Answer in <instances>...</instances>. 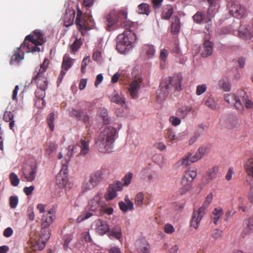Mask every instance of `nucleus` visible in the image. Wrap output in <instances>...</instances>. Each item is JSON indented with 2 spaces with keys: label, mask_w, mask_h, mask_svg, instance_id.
Masks as SVG:
<instances>
[{
  "label": "nucleus",
  "mask_w": 253,
  "mask_h": 253,
  "mask_svg": "<svg viewBox=\"0 0 253 253\" xmlns=\"http://www.w3.org/2000/svg\"><path fill=\"white\" fill-rule=\"evenodd\" d=\"M118 137L117 129L107 126L98 135L95 141V147L99 152L110 153L114 148V143Z\"/></svg>",
  "instance_id": "f257e3e1"
},
{
  "label": "nucleus",
  "mask_w": 253,
  "mask_h": 253,
  "mask_svg": "<svg viewBox=\"0 0 253 253\" xmlns=\"http://www.w3.org/2000/svg\"><path fill=\"white\" fill-rule=\"evenodd\" d=\"M182 77L177 75L173 77H167L160 84L157 91V97L159 102H162L167 97L171 88L176 90L181 89Z\"/></svg>",
  "instance_id": "f03ea898"
},
{
  "label": "nucleus",
  "mask_w": 253,
  "mask_h": 253,
  "mask_svg": "<svg viewBox=\"0 0 253 253\" xmlns=\"http://www.w3.org/2000/svg\"><path fill=\"white\" fill-rule=\"evenodd\" d=\"M136 40L135 33L131 30L126 29L117 37V50L121 54H127L132 49Z\"/></svg>",
  "instance_id": "7ed1b4c3"
},
{
  "label": "nucleus",
  "mask_w": 253,
  "mask_h": 253,
  "mask_svg": "<svg viewBox=\"0 0 253 253\" xmlns=\"http://www.w3.org/2000/svg\"><path fill=\"white\" fill-rule=\"evenodd\" d=\"M48 64L47 58H45L41 64L38 72L34 78V81L37 84L38 89L35 91V94L39 99L42 100L44 97L45 90L47 87V80L45 76V72Z\"/></svg>",
  "instance_id": "20e7f679"
},
{
  "label": "nucleus",
  "mask_w": 253,
  "mask_h": 253,
  "mask_svg": "<svg viewBox=\"0 0 253 253\" xmlns=\"http://www.w3.org/2000/svg\"><path fill=\"white\" fill-rule=\"evenodd\" d=\"M45 42L43 34L38 30L33 32V35H29L26 37L24 41L21 44V47L25 49L26 53L40 51L39 45H42Z\"/></svg>",
  "instance_id": "39448f33"
},
{
  "label": "nucleus",
  "mask_w": 253,
  "mask_h": 253,
  "mask_svg": "<svg viewBox=\"0 0 253 253\" xmlns=\"http://www.w3.org/2000/svg\"><path fill=\"white\" fill-rule=\"evenodd\" d=\"M88 209L91 211L98 212L100 216L106 213L111 215L113 213L112 208H108L107 204L103 199L102 194L98 192L96 194L88 201Z\"/></svg>",
  "instance_id": "423d86ee"
},
{
  "label": "nucleus",
  "mask_w": 253,
  "mask_h": 253,
  "mask_svg": "<svg viewBox=\"0 0 253 253\" xmlns=\"http://www.w3.org/2000/svg\"><path fill=\"white\" fill-rule=\"evenodd\" d=\"M213 195L210 193L206 197V199L201 207L197 211H193L192 219L191 220V226L197 229L199 226L201 221L205 214L206 209L209 206L212 200Z\"/></svg>",
  "instance_id": "0eeeda50"
},
{
  "label": "nucleus",
  "mask_w": 253,
  "mask_h": 253,
  "mask_svg": "<svg viewBox=\"0 0 253 253\" xmlns=\"http://www.w3.org/2000/svg\"><path fill=\"white\" fill-rule=\"evenodd\" d=\"M228 6L230 14L236 18L240 19L247 15V8L236 0L229 2Z\"/></svg>",
  "instance_id": "6e6552de"
},
{
  "label": "nucleus",
  "mask_w": 253,
  "mask_h": 253,
  "mask_svg": "<svg viewBox=\"0 0 253 253\" xmlns=\"http://www.w3.org/2000/svg\"><path fill=\"white\" fill-rule=\"evenodd\" d=\"M126 13L122 11L113 10L109 12L105 16L107 30H110L111 28L115 25L122 18H126Z\"/></svg>",
  "instance_id": "1a4fd4ad"
},
{
  "label": "nucleus",
  "mask_w": 253,
  "mask_h": 253,
  "mask_svg": "<svg viewBox=\"0 0 253 253\" xmlns=\"http://www.w3.org/2000/svg\"><path fill=\"white\" fill-rule=\"evenodd\" d=\"M224 100L230 105H233L235 106V108L239 112L243 113L244 111V106L241 101L240 96L236 94L230 93H226L224 95Z\"/></svg>",
  "instance_id": "9d476101"
},
{
  "label": "nucleus",
  "mask_w": 253,
  "mask_h": 253,
  "mask_svg": "<svg viewBox=\"0 0 253 253\" xmlns=\"http://www.w3.org/2000/svg\"><path fill=\"white\" fill-rule=\"evenodd\" d=\"M143 79L141 77L134 79L130 83L128 87L129 93L133 99H136L139 96V91L142 86Z\"/></svg>",
  "instance_id": "9b49d317"
},
{
  "label": "nucleus",
  "mask_w": 253,
  "mask_h": 253,
  "mask_svg": "<svg viewBox=\"0 0 253 253\" xmlns=\"http://www.w3.org/2000/svg\"><path fill=\"white\" fill-rule=\"evenodd\" d=\"M236 32V33H234L235 35L246 41H249L253 38V32L250 26L247 24L241 25L238 31Z\"/></svg>",
  "instance_id": "f8f14e48"
},
{
  "label": "nucleus",
  "mask_w": 253,
  "mask_h": 253,
  "mask_svg": "<svg viewBox=\"0 0 253 253\" xmlns=\"http://www.w3.org/2000/svg\"><path fill=\"white\" fill-rule=\"evenodd\" d=\"M56 209L53 207L48 212L43 214L42 217V225L43 227H48L52 224L56 218Z\"/></svg>",
  "instance_id": "ddd939ff"
},
{
  "label": "nucleus",
  "mask_w": 253,
  "mask_h": 253,
  "mask_svg": "<svg viewBox=\"0 0 253 253\" xmlns=\"http://www.w3.org/2000/svg\"><path fill=\"white\" fill-rule=\"evenodd\" d=\"M37 169L36 166H30L23 169L22 180L28 182L33 181L37 175Z\"/></svg>",
  "instance_id": "4468645a"
},
{
  "label": "nucleus",
  "mask_w": 253,
  "mask_h": 253,
  "mask_svg": "<svg viewBox=\"0 0 253 253\" xmlns=\"http://www.w3.org/2000/svg\"><path fill=\"white\" fill-rule=\"evenodd\" d=\"M67 174V167L64 165L56 176V182L60 187L67 186L68 183Z\"/></svg>",
  "instance_id": "2eb2a0df"
},
{
  "label": "nucleus",
  "mask_w": 253,
  "mask_h": 253,
  "mask_svg": "<svg viewBox=\"0 0 253 253\" xmlns=\"http://www.w3.org/2000/svg\"><path fill=\"white\" fill-rule=\"evenodd\" d=\"M76 23L78 26V29L82 35L84 36L89 28L88 27L87 22L85 18L82 15L80 10L77 12Z\"/></svg>",
  "instance_id": "dca6fc26"
},
{
  "label": "nucleus",
  "mask_w": 253,
  "mask_h": 253,
  "mask_svg": "<svg viewBox=\"0 0 253 253\" xmlns=\"http://www.w3.org/2000/svg\"><path fill=\"white\" fill-rule=\"evenodd\" d=\"M105 172V169L101 168L92 172L89 178L97 186L104 179Z\"/></svg>",
  "instance_id": "f3484780"
},
{
  "label": "nucleus",
  "mask_w": 253,
  "mask_h": 253,
  "mask_svg": "<svg viewBox=\"0 0 253 253\" xmlns=\"http://www.w3.org/2000/svg\"><path fill=\"white\" fill-rule=\"evenodd\" d=\"M73 64V59L70 57L68 55L65 54L63 58L62 64V69L60 74L58 77V81L61 82L64 76L66 74L65 71H68L72 66Z\"/></svg>",
  "instance_id": "a211bd4d"
},
{
  "label": "nucleus",
  "mask_w": 253,
  "mask_h": 253,
  "mask_svg": "<svg viewBox=\"0 0 253 253\" xmlns=\"http://www.w3.org/2000/svg\"><path fill=\"white\" fill-rule=\"evenodd\" d=\"M197 175V169L196 168L189 169L186 172L182 178L181 184L184 186L191 185Z\"/></svg>",
  "instance_id": "6ab92c4d"
},
{
  "label": "nucleus",
  "mask_w": 253,
  "mask_h": 253,
  "mask_svg": "<svg viewBox=\"0 0 253 253\" xmlns=\"http://www.w3.org/2000/svg\"><path fill=\"white\" fill-rule=\"evenodd\" d=\"M93 226L96 232L101 235H103L110 231V227L107 222L100 219L95 220Z\"/></svg>",
  "instance_id": "aec40b11"
},
{
  "label": "nucleus",
  "mask_w": 253,
  "mask_h": 253,
  "mask_svg": "<svg viewBox=\"0 0 253 253\" xmlns=\"http://www.w3.org/2000/svg\"><path fill=\"white\" fill-rule=\"evenodd\" d=\"M136 250L139 253H150V246L144 239L137 240L135 244Z\"/></svg>",
  "instance_id": "412c9836"
},
{
  "label": "nucleus",
  "mask_w": 253,
  "mask_h": 253,
  "mask_svg": "<svg viewBox=\"0 0 253 253\" xmlns=\"http://www.w3.org/2000/svg\"><path fill=\"white\" fill-rule=\"evenodd\" d=\"M41 234L42 235L38 243V249L39 250H42L44 248L46 241L50 238V232L48 227H42Z\"/></svg>",
  "instance_id": "4be33fe9"
},
{
  "label": "nucleus",
  "mask_w": 253,
  "mask_h": 253,
  "mask_svg": "<svg viewBox=\"0 0 253 253\" xmlns=\"http://www.w3.org/2000/svg\"><path fill=\"white\" fill-rule=\"evenodd\" d=\"M156 52L154 46L152 45L146 44L142 47V54L146 59L152 58Z\"/></svg>",
  "instance_id": "5701e85b"
},
{
  "label": "nucleus",
  "mask_w": 253,
  "mask_h": 253,
  "mask_svg": "<svg viewBox=\"0 0 253 253\" xmlns=\"http://www.w3.org/2000/svg\"><path fill=\"white\" fill-rule=\"evenodd\" d=\"M75 15L74 10H69L66 11L63 16L64 23L66 27H69L73 24Z\"/></svg>",
  "instance_id": "b1692460"
},
{
  "label": "nucleus",
  "mask_w": 253,
  "mask_h": 253,
  "mask_svg": "<svg viewBox=\"0 0 253 253\" xmlns=\"http://www.w3.org/2000/svg\"><path fill=\"white\" fill-rule=\"evenodd\" d=\"M219 168L217 166H214L211 169L207 171L206 174L204 176V179L209 183L216 178Z\"/></svg>",
  "instance_id": "393cba45"
},
{
  "label": "nucleus",
  "mask_w": 253,
  "mask_h": 253,
  "mask_svg": "<svg viewBox=\"0 0 253 253\" xmlns=\"http://www.w3.org/2000/svg\"><path fill=\"white\" fill-rule=\"evenodd\" d=\"M25 52H26L25 49L22 48L21 45L20 47L15 51V53L12 56L10 63H19L21 60L24 59Z\"/></svg>",
  "instance_id": "a878e982"
},
{
  "label": "nucleus",
  "mask_w": 253,
  "mask_h": 253,
  "mask_svg": "<svg viewBox=\"0 0 253 253\" xmlns=\"http://www.w3.org/2000/svg\"><path fill=\"white\" fill-rule=\"evenodd\" d=\"M244 228L243 233L245 235L253 232V215L244 221Z\"/></svg>",
  "instance_id": "bb28decb"
},
{
  "label": "nucleus",
  "mask_w": 253,
  "mask_h": 253,
  "mask_svg": "<svg viewBox=\"0 0 253 253\" xmlns=\"http://www.w3.org/2000/svg\"><path fill=\"white\" fill-rule=\"evenodd\" d=\"M112 102L115 103L121 106H123L126 103V98L124 94L121 93L119 94L116 91L113 93L111 99Z\"/></svg>",
  "instance_id": "cd10ccee"
},
{
  "label": "nucleus",
  "mask_w": 253,
  "mask_h": 253,
  "mask_svg": "<svg viewBox=\"0 0 253 253\" xmlns=\"http://www.w3.org/2000/svg\"><path fill=\"white\" fill-rule=\"evenodd\" d=\"M193 111L192 107L189 106H184L179 108L176 111L175 115L181 119H184L188 115V113Z\"/></svg>",
  "instance_id": "c85d7f7f"
},
{
  "label": "nucleus",
  "mask_w": 253,
  "mask_h": 253,
  "mask_svg": "<svg viewBox=\"0 0 253 253\" xmlns=\"http://www.w3.org/2000/svg\"><path fill=\"white\" fill-rule=\"evenodd\" d=\"M89 139L88 138L81 139L79 146L81 148L80 154L83 156L86 155L89 151Z\"/></svg>",
  "instance_id": "c756f323"
},
{
  "label": "nucleus",
  "mask_w": 253,
  "mask_h": 253,
  "mask_svg": "<svg viewBox=\"0 0 253 253\" xmlns=\"http://www.w3.org/2000/svg\"><path fill=\"white\" fill-rule=\"evenodd\" d=\"M237 94L241 98H242L243 101L245 103V106L247 108H253V102L249 99L248 96L245 91L242 90H238Z\"/></svg>",
  "instance_id": "7c9ffc66"
},
{
  "label": "nucleus",
  "mask_w": 253,
  "mask_h": 253,
  "mask_svg": "<svg viewBox=\"0 0 253 253\" xmlns=\"http://www.w3.org/2000/svg\"><path fill=\"white\" fill-rule=\"evenodd\" d=\"M109 236L110 238H115L120 241L122 237L121 227L119 225L115 226L109 232Z\"/></svg>",
  "instance_id": "2f4dec72"
},
{
  "label": "nucleus",
  "mask_w": 253,
  "mask_h": 253,
  "mask_svg": "<svg viewBox=\"0 0 253 253\" xmlns=\"http://www.w3.org/2000/svg\"><path fill=\"white\" fill-rule=\"evenodd\" d=\"M212 42L209 41H206L203 44L204 51L202 53V56L207 57L211 55L213 51Z\"/></svg>",
  "instance_id": "473e14b6"
},
{
  "label": "nucleus",
  "mask_w": 253,
  "mask_h": 253,
  "mask_svg": "<svg viewBox=\"0 0 253 253\" xmlns=\"http://www.w3.org/2000/svg\"><path fill=\"white\" fill-rule=\"evenodd\" d=\"M223 214V211L221 208H216L212 211L211 218L214 224H217L218 221Z\"/></svg>",
  "instance_id": "72a5a7b5"
},
{
  "label": "nucleus",
  "mask_w": 253,
  "mask_h": 253,
  "mask_svg": "<svg viewBox=\"0 0 253 253\" xmlns=\"http://www.w3.org/2000/svg\"><path fill=\"white\" fill-rule=\"evenodd\" d=\"M193 18L194 21L198 24L210 22V18H207L206 15H203L201 12L199 11L193 15Z\"/></svg>",
  "instance_id": "f704fd0d"
},
{
  "label": "nucleus",
  "mask_w": 253,
  "mask_h": 253,
  "mask_svg": "<svg viewBox=\"0 0 253 253\" xmlns=\"http://www.w3.org/2000/svg\"><path fill=\"white\" fill-rule=\"evenodd\" d=\"M191 154L189 153L187 154L183 158L178 161L176 164L177 167H182L183 168L186 167L190 165L191 163Z\"/></svg>",
  "instance_id": "c9c22d12"
},
{
  "label": "nucleus",
  "mask_w": 253,
  "mask_h": 253,
  "mask_svg": "<svg viewBox=\"0 0 253 253\" xmlns=\"http://www.w3.org/2000/svg\"><path fill=\"white\" fill-rule=\"evenodd\" d=\"M96 187L95 184L89 178L88 179H85L83 182L82 186V191L83 193H85L91 190Z\"/></svg>",
  "instance_id": "e433bc0d"
},
{
  "label": "nucleus",
  "mask_w": 253,
  "mask_h": 253,
  "mask_svg": "<svg viewBox=\"0 0 253 253\" xmlns=\"http://www.w3.org/2000/svg\"><path fill=\"white\" fill-rule=\"evenodd\" d=\"M173 12L172 6L170 5H167L164 7L162 14V18L164 19L168 20L171 16Z\"/></svg>",
  "instance_id": "4c0bfd02"
},
{
  "label": "nucleus",
  "mask_w": 253,
  "mask_h": 253,
  "mask_svg": "<svg viewBox=\"0 0 253 253\" xmlns=\"http://www.w3.org/2000/svg\"><path fill=\"white\" fill-rule=\"evenodd\" d=\"M180 27L179 18L177 17H173L171 25V32L174 34H177L179 31Z\"/></svg>",
  "instance_id": "58836bf2"
},
{
  "label": "nucleus",
  "mask_w": 253,
  "mask_h": 253,
  "mask_svg": "<svg viewBox=\"0 0 253 253\" xmlns=\"http://www.w3.org/2000/svg\"><path fill=\"white\" fill-rule=\"evenodd\" d=\"M137 12L141 14L148 15L150 14V10L149 4L146 3H142L138 5Z\"/></svg>",
  "instance_id": "ea45409f"
},
{
  "label": "nucleus",
  "mask_w": 253,
  "mask_h": 253,
  "mask_svg": "<svg viewBox=\"0 0 253 253\" xmlns=\"http://www.w3.org/2000/svg\"><path fill=\"white\" fill-rule=\"evenodd\" d=\"M97 114L102 118L105 124L109 123L110 119L108 117V111L106 108L104 107L100 108L98 110Z\"/></svg>",
  "instance_id": "a19ab883"
},
{
  "label": "nucleus",
  "mask_w": 253,
  "mask_h": 253,
  "mask_svg": "<svg viewBox=\"0 0 253 253\" xmlns=\"http://www.w3.org/2000/svg\"><path fill=\"white\" fill-rule=\"evenodd\" d=\"M205 104L209 108L212 110H215L218 108V104L211 96L206 98Z\"/></svg>",
  "instance_id": "79ce46f5"
},
{
  "label": "nucleus",
  "mask_w": 253,
  "mask_h": 253,
  "mask_svg": "<svg viewBox=\"0 0 253 253\" xmlns=\"http://www.w3.org/2000/svg\"><path fill=\"white\" fill-rule=\"evenodd\" d=\"M184 132L178 133L175 135L174 132L172 130H169L167 133V138L168 141H178L180 139L181 137L184 135Z\"/></svg>",
  "instance_id": "37998d69"
},
{
  "label": "nucleus",
  "mask_w": 253,
  "mask_h": 253,
  "mask_svg": "<svg viewBox=\"0 0 253 253\" xmlns=\"http://www.w3.org/2000/svg\"><path fill=\"white\" fill-rule=\"evenodd\" d=\"M239 126V120L237 117L229 118L227 123L226 127L229 129H233Z\"/></svg>",
  "instance_id": "c03bdc74"
},
{
  "label": "nucleus",
  "mask_w": 253,
  "mask_h": 253,
  "mask_svg": "<svg viewBox=\"0 0 253 253\" xmlns=\"http://www.w3.org/2000/svg\"><path fill=\"white\" fill-rule=\"evenodd\" d=\"M218 85L220 88L225 91H229L231 89V84L228 80L221 79L219 81Z\"/></svg>",
  "instance_id": "a18cd8bd"
},
{
  "label": "nucleus",
  "mask_w": 253,
  "mask_h": 253,
  "mask_svg": "<svg viewBox=\"0 0 253 253\" xmlns=\"http://www.w3.org/2000/svg\"><path fill=\"white\" fill-rule=\"evenodd\" d=\"M78 151V147L74 144L70 145L67 148V160H69Z\"/></svg>",
  "instance_id": "49530a36"
},
{
  "label": "nucleus",
  "mask_w": 253,
  "mask_h": 253,
  "mask_svg": "<svg viewBox=\"0 0 253 253\" xmlns=\"http://www.w3.org/2000/svg\"><path fill=\"white\" fill-rule=\"evenodd\" d=\"M57 149V145L52 142L49 141L46 143L45 151L48 155L52 154Z\"/></svg>",
  "instance_id": "de8ad7c7"
},
{
  "label": "nucleus",
  "mask_w": 253,
  "mask_h": 253,
  "mask_svg": "<svg viewBox=\"0 0 253 253\" xmlns=\"http://www.w3.org/2000/svg\"><path fill=\"white\" fill-rule=\"evenodd\" d=\"M111 185L109 187L108 193L105 196L107 200H111L117 196V191Z\"/></svg>",
  "instance_id": "09e8293b"
},
{
  "label": "nucleus",
  "mask_w": 253,
  "mask_h": 253,
  "mask_svg": "<svg viewBox=\"0 0 253 253\" xmlns=\"http://www.w3.org/2000/svg\"><path fill=\"white\" fill-rule=\"evenodd\" d=\"M244 169L247 173L253 171V158H251L247 160L244 164Z\"/></svg>",
  "instance_id": "8fccbe9b"
},
{
  "label": "nucleus",
  "mask_w": 253,
  "mask_h": 253,
  "mask_svg": "<svg viewBox=\"0 0 253 253\" xmlns=\"http://www.w3.org/2000/svg\"><path fill=\"white\" fill-rule=\"evenodd\" d=\"M82 42L81 39H76L74 42L71 45L70 49L73 52H75L80 48Z\"/></svg>",
  "instance_id": "3c124183"
},
{
  "label": "nucleus",
  "mask_w": 253,
  "mask_h": 253,
  "mask_svg": "<svg viewBox=\"0 0 253 253\" xmlns=\"http://www.w3.org/2000/svg\"><path fill=\"white\" fill-rule=\"evenodd\" d=\"M144 200V195L142 192L136 194L135 198V204L136 206L141 207L142 206Z\"/></svg>",
  "instance_id": "603ef678"
},
{
  "label": "nucleus",
  "mask_w": 253,
  "mask_h": 253,
  "mask_svg": "<svg viewBox=\"0 0 253 253\" xmlns=\"http://www.w3.org/2000/svg\"><path fill=\"white\" fill-rule=\"evenodd\" d=\"M9 179L11 182V184L13 186H17L20 182V180L18 176L15 173H11L9 175Z\"/></svg>",
  "instance_id": "864d4df0"
},
{
  "label": "nucleus",
  "mask_w": 253,
  "mask_h": 253,
  "mask_svg": "<svg viewBox=\"0 0 253 253\" xmlns=\"http://www.w3.org/2000/svg\"><path fill=\"white\" fill-rule=\"evenodd\" d=\"M92 215V213L89 212H84L77 218V221L80 223L85 219H88Z\"/></svg>",
  "instance_id": "5fc2aeb1"
},
{
  "label": "nucleus",
  "mask_w": 253,
  "mask_h": 253,
  "mask_svg": "<svg viewBox=\"0 0 253 253\" xmlns=\"http://www.w3.org/2000/svg\"><path fill=\"white\" fill-rule=\"evenodd\" d=\"M54 121V114L53 113H51L48 115L47 118V122L51 131L54 129V125L53 124Z\"/></svg>",
  "instance_id": "6e6d98bb"
},
{
  "label": "nucleus",
  "mask_w": 253,
  "mask_h": 253,
  "mask_svg": "<svg viewBox=\"0 0 253 253\" xmlns=\"http://www.w3.org/2000/svg\"><path fill=\"white\" fill-rule=\"evenodd\" d=\"M215 5L210 4L209 8L207 11V18H210V22L211 21V19L213 17L215 14Z\"/></svg>",
  "instance_id": "4d7b16f0"
},
{
  "label": "nucleus",
  "mask_w": 253,
  "mask_h": 253,
  "mask_svg": "<svg viewBox=\"0 0 253 253\" xmlns=\"http://www.w3.org/2000/svg\"><path fill=\"white\" fill-rule=\"evenodd\" d=\"M27 213L28 220L30 221H33L35 219V213L34 211V207L33 206H30L28 208Z\"/></svg>",
  "instance_id": "13d9d810"
},
{
  "label": "nucleus",
  "mask_w": 253,
  "mask_h": 253,
  "mask_svg": "<svg viewBox=\"0 0 253 253\" xmlns=\"http://www.w3.org/2000/svg\"><path fill=\"white\" fill-rule=\"evenodd\" d=\"M207 89L206 84H202L197 86L196 93L197 95H201L204 93Z\"/></svg>",
  "instance_id": "bf43d9fd"
},
{
  "label": "nucleus",
  "mask_w": 253,
  "mask_h": 253,
  "mask_svg": "<svg viewBox=\"0 0 253 253\" xmlns=\"http://www.w3.org/2000/svg\"><path fill=\"white\" fill-rule=\"evenodd\" d=\"M73 239V236L72 235H67L64 237V242L63 244L64 249L67 250L69 248V244Z\"/></svg>",
  "instance_id": "052dcab7"
},
{
  "label": "nucleus",
  "mask_w": 253,
  "mask_h": 253,
  "mask_svg": "<svg viewBox=\"0 0 253 253\" xmlns=\"http://www.w3.org/2000/svg\"><path fill=\"white\" fill-rule=\"evenodd\" d=\"M132 175V173L130 172H128L125 175L124 177L123 178V181L124 182L123 185L128 186L130 183Z\"/></svg>",
  "instance_id": "680f3d73"
},
{
  "label": "nucleus",
  "mask_w": 253,
  "mask_h": 253,
  "mask_svg": "<svg viewBox=\"0 0 253 253\" xmlns=\"http://www.w3.org/2000/svg\"><path fill=\"white\" fill-rule=\"evenodd\" d=\"M119 206L121 211H122L124 212H126L128 211H131L133 210L134 207L132 208H129V207L127 206V203H125L123 201H121L119 203Z\"/></svg>",
  "instance_id": "e2e57ef3"
},
{
  "label": "nucleus",
  "mask_w": 253,
  "mask_h": 253,
  "mask_svg": "<svg viewBox=\"0 0 253 253\" xmlns=\"http://www.w3.org/2000/svg\"><path fill=\"white\" fill-rule=\"evenodd\" d=\"M18 203V198L17 196H12L9 198V204L12 209L16 208Z\"/></svg>",
  "instance_id": "0e129e2a"
},
{
  "label": "nucleus",
  "mask_w": 253,
  "mask_h": 253,
  "mask_svg": "<svg viewBox=\"0 0 253 253\" xmlns=\"http://www.w3.org/2000/svg\"><path fill=\"white\" fill-rule=\"evenodd\" d=\"M169 121L172 125L174 126H177L180 124L181 123V119L176 116H171L169 118Z\"/></svg>",
  "instance_id": "69168bd1"
},
{
  "label": "nucleus",
  "mask_w": 253,
  "mask_h": 253,
  "mask_svg": "<svg viewBox=\"0 0 253 253\" xmlns=\"http://www.w3.org/2000/svg\"><path fill=\"white\" fill-rule=\"evenodd\" d=\"M169 55V51L164 48L161 50L160 58L162 62H165L167 59L168 56Z\"/></svg>",
  "instance_id": "338daca9"
},
{
  "label": "nucleus",
  "mask_w": 253,
  "mask_h": 253,
  "mask_svg": "<svg viewBox=\"0 0 253 253\" xmlns=\"http://www.w3.org/2000/svg\"><path fill=\"white\" fill-rule=\"evenodd\" d=\"M250 185V190L248 195L249 201L253 204V183L251 182H249Z\"/></svg>",
  "instance_id": "774afa93"
}]
</instances>
